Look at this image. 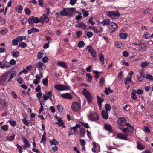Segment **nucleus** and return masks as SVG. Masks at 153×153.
I'll return each mask as SVG.
<instances>
[{"instance_id":"1","label":"nucleus","mask_w":153,"mask_h":153,"mask_svg":"<svg viewBox=\"0 0 153 153\" xmlns=\"http://www.w3.org/2000/svg\"><path fill=\"white\" fill-rule=\"evenodd\" d=\"M127 120L124 117L119 118L117 120V122L119 125V127L122 128V127H124L125 126H127L129 128V131L131 132H132L133 130L134 127L128 123H126Z\"/></svg>"},{"instance_id":"2","label":"nucleus","mask_w":153,"mask_h":153,"mask_svg":"<svg viewBox=\"0 0 153 153\" xmlns=\"http://www.w3.org/2000/svg\"><path fill=\"white\" fill-rule=\"evenodd\" d=\"M76 10V9L74 8H63V10L60 11V15L62 16L71 17Z\"/></svg>"},{"instance_id":"3","label":"nucleus","mask_w":153,"mask_h":153,"mask_svg":"<svg viewBox=\"0 0 153 153\" xmlns=\"http://www.w3.org/2000/svg\"><path fill=\"white\" fill-rule=\"evenodd\" d=\"M119 128L124 133V134L121 133H120L118 134L117 138L121 139L126 140L127 136L129 135L128 128H122L120 127Z\"/></svg>"},{"instance_id":"4","label":"nucleus","mask_w":153,"mask_h":153,"mask_svg":"<svg viewBox=\"0 0 153 153\" xmlns=\"http://www.w3.org/2000/svg\"><path fill=\"white\" fill-rule=\"evenodd\" d=\"M106 14L110 18L113 19H116V17H118L120 15V14L118 10L107 11L106 12Z\"/></svg>"},{"instance_id":"5","label":"nucleus","mask_w":153,"mask_h":153,"mask_svg":"<svg viewBox=\"0 0 153 153\" xmlns=\"http://www.w3.org/2000/svg\"><path fill=\"white\" fill-rule=\"evenodd\" d=\"M88 118L93 121H97L99 119L98 115L96 112L90 113L88 116Z\"/></svg>"},{"instance_id":"6","label":"nucleus","mask_w":153,"mask_h":153,"mask_svg":"<svg viewBox=\"0 0 153 153\" xmlns=\"http://www.w3.org/2000/svg\"><path fill=\"white\" fill-rule=\"evenodd\" d=\"M117 28V25L114 22H111L108 27V30L111 33L115 31L116 30Z\"/></svg>"},{"instance_id":"7","label":"nucleus","mask_w":153,"mask_h":153,"mask_svg":"<svg viewBox=\"0 0 153 153\" xmlns=\"http://www.w3.org/2000/svg\"><path fill=\"white\" fill-rule=\"evenodd\" d=\"M9 76V73L7 72L4 74L0 76V85H2L5 84L4 82L8 77Z\"/></svg>"},{"instance_id":"8","label":"nucleus","mask_w":153,"mask_h":153,"mask_svg":"<svg viewBox=\"0 0 153 153\" xmlns=\"http://www.w3.org/2000/svg\"><path fill=\"white\" fill-rule=\"evenodd\" d=\"M82 92L88 101L89 102L91 101L92 100V97L89 91H87L86 89H84Z\"/></svg>"},{"instance_id":"9","label":"nucleus","mask_w":153,"mask_h":153,"mask_svg":"<svg viewBox=\"0 0 153 153\" xmlns=\"http://www.w3.org/2000/svg\"><path fill=\"white\" fill-rule=\"evenodd\" d=\"M54 87L57 90L60 91L69 89V86H66L60 85H56Z\"/></svg>"},{"instance_id":"10","label":"nucleus","mask_w":153,"mask_h":153,"mask_svg":"<svg viewBox=\"0 0 153 153\" xmlns=\"http://www.w3.org/2000/svg\"><path fill=\"white\" fill-rule=\"evenodd\" d=\"M73 110L75 111H78L80 109V105L77 102H74L72 105Z\"/></svg>"},{"instance_id":"11","label":"nucleus","mask_w":153,"mask_h":153,"mask_svg":"<svg viewBox=\"0 0 153 153\" xmlns=\"http://www.w3.org/2000/svg\"><path fill=\"white\" fill-rule=\"evenodd\" d=\"M10 66L9 62L4 60L2 62H0V68L4 69L6 67H9Z\"/></svg>"},{"instance_id":"12","label":"nucleus","mask_w":153,"mask_h":153,"mask_svg":"<svg viewBox=\"0 0 153 153\" xmlns=\"http://www.w3.org/2000/svg\"><path fill=\"white\" fill-rule=\"evenodd\" d=\"M76 27L81 28L83 30H85L87 28L85 24L82 22L78 23L76 25Z\"/></svg>"},{"instance_id":"13","label":"nucleus","mask_w":153,"mask_h":153,"mask_svg":"<svg viewBox=\"0 0 153 153\" xmlns=\"http://www.w3.org/2000/svg\"><path fill=\"white\" fill-rule=\"evenodd\" d=\"M22 139L25 147V148H24V149H25L26 148L30 147L31 145L29 141L25 137H22Z\"/></svg>"},{"instance_id":"14","label":"nucleus","mask_w":153,"mask_h":153,"mask_svg":"<svg viewBox=\"0 0 153 153\" xmlns=\"http://www.w3.org/2000/svg\"><path fill=\"white\" fill-rule=\"evenodd\" d=\"M61 96L62 98L65 99H71L72 98V96L70 93H68L62 94Z\"/></svg>"},{"instance_id":"15","label":"nucleus","mask_w":153,"mask_h":153,"mask_svg":"<svg viewBox=\"0 0 153 153\" xmlns=\"http://www.w3.org/2000/svg\"><path fill=\"white\" fill-rule=\"evenodd\" d=\"M9 73V79L7 80L8 82H9L10 81H12V79L15 76H16V71H15L11 74L10 73Z\"/></svg>"},{"instance_id":"16","label":"nucleus","mask_w":153,"mask_h":153,"mask_svg":"<svg viewBox=\"0 0 153 153\" xmlns=\"http://www.w3.org/2000/svg\"><path fill=\"white\" fill-rule=\"evenodd\" d=\"M101 114L102 117L104 119H107L108 117V113L105 110H103L101 112Z\"/></svg>"},{"instance_id":"17","label":"nucleus","mask_w":153,"mask_h":153,"mask_svg":"<svg viewBox=\"0 0 153 153\" xmlns=\"http://www.w3.org/2000/svg\"><path fill=\"white\" fill-rule=\"evenodd\" d=\"M2 98L0 99V103L2 105H4L6 104V102L5 101L6 97L4 95H2L1 97Z\"/></svg>"},{"instance_id":"18","label":"nucleus","mask_w":153,"mask_h":153,"mask_svg":"<svg viewBox=\"0 0 153 153\" xmlns=\"http://www.w3.org/2000/svg\"><path fill=\"white\" fill-rule=\"evenodd\" d=\"M57 65L66 68L67 67V63L62 61H59L57 63Z\"/></svg>"},{"instance_id":"19","label":"nucleus","mask_w":153,"mask_h":153,"mask_svg":"<svg viewBox=\"0 0 153 153\" xmlns=\"http://www.w3.org/2000/svg\"><path fill=\"white\" fill-rule=\"evenodd\" d=\"M103 25H108L111 23L110 19H105L103 21L100 22Z\"/></svg>"},{"instance_id":"20","label":"nucleus","mask_w":153,"mask_h":153,"mask_svg":"<svg viewBox=\"0 0 153 153\" xmlns=\"http://www.w3.org/2000/svg\"><path fill=\"white\" fill-rule=\"evenodd\" d=\"M39 31V30L37 28L35 27H33L32 28L29 30L28 31V33L29 34H31L33 33L34 32H38Z\"/></svg>"},{"instance_id":"21","label":"nucleus","mask_w":153,"mask_h":153,"mask_svg":"<svg viewBox=\"0 0 153 153\" xmlns=\"http://www.w3.org/2000/svg\"><path fill=\"white\" fill-rule=\"evenodd\" d=\"M33 23H37L39 22H44L42 20L40 19H39V18L37 17H36L35 18H34L33 17Z\"/></svg>"},{"instance_id":"22","label":"nucleus","mask_w":153,"mask_h":153,"mask_svg":"<svg viewBox=\"0 0 153 153\" xmlns=\"http://www.w3.org/2000/svg\"><path fill=\"white\" fill-rule=\"evenodd\" d=\"M80 127V125L79 124L76 125V126L73 127H71L70 128L71 130H74V134L76 135V133L75 131H77L78 129Z\"/></svg>"},{"instance_id":"23","label":"nucleus","mask_w":153,"mask_h":153,"mask_svg":"<svg viewBox=\"0 0 153 153\" xmlns=\"http://www.w3.org/2000/svg\"><path fill=\"white\" fill-rule=\"evenodd\" d=\"M137 147L138 149L142 150L145 148V146L143 144L140 143L138 142L137 143Z\"/></svg>"},{"instance_id":"24","label":"nucleus","mask_w":153,"mask_h":153,"mask_svg":"<svg viewBox=\"0 0 153 153\" xmlns=\"http://www.w3.org/2000/svg\"><path fill=\"white\" fill-rule=\"evenodd\" d=\"M124 83L125 85H128L129 82H131V78L128 76L124 79Z\"/></svg>"},{"instance_id":"25","label":"nucleus","mask_w":153,"mask_h":153,"mask_svg":"<svg viewBox=\"0 0 153 153\" xmlns=\"http://www.w3.org/2000/svg\"><path fill=\"white\" fill-rule=\"evenodd\" d=\"M136 94V90L134 89H133L132 91L131 97L133 100H136L137 99V96Z\"/></svg>"},{"instance_id":"26","label":"nucleus","mask_w":153,"mask_h":153,"mask_svg":"<svg viewBox=\"0 0 153 153\" xmlns=\"http://www.w3.org/2000/svg\"><path fill=\"white\" fill-rule=\"evenodd\" d=\"M46 15L45 14H44L43 16H41L40 19L42 20H44L45 22H48L49 21V19Z\"/></svg>"},{"instance_id":"27","label":"nucleus","mask_w":153,"mask_h":153,"mask_svg":"<svg viewBox=\"0 0 153 153\" xmlns=\"http://www.w3.org/2000/svg\"><path fill=\"white\" fill-rule=\"evenodd\" d=\"M97 102L98 104V105L100 108L101 106V103L103 101L102 99L100 97L98 96H97Z\"/></svg>"},{"instance_id":"28","label":"nucleus","mask_w":153,"mask_h":153,"mask_svg":"<svg viewBox=\"0 0 153 153\" xmlns=\"http://www.w3.org/2000/svg\"><path fill=\"white\" fill-rule=\"evenodd\" d=\"M85 134V130L84 128H81L80 130L79 136L80 137H83Z\"/></svg>"},{"instance_id":"29","label":"nucleus","mask_w":153,"mask_h":153,"mask_svg":"<svg viewBox=\"0 0 153 153\" xmlns=\"http://www.w3.org/2000/svg\"><path fill=\"white\" fill-rule=\"evenodd\" d=\"M86 76L87 77V81L88 82H91L92 79V76L90 73H88L86 74Z\"/></svg>"},{"instance_id":"30","label":"nucleus","mask_w":153,"mask_h":153,"mask_svg":"<svg viewBox=\"0 0 153 153\" xmlns=\"http://www.w3.org/2000/svg\"><path fill=\"white\" fill-rule=\"evenodd\" d=\"M99 60L101 65H103L104 63V58L102 54H100L99 57Z\"/></svg>"},{"instance_id":"31","label":"nucleus","mask_w":153,"mask_h":153,"mask_svg":"<svg viewBox=\"0 0 153 153\" xmlns=\"http://www.w3.org/2000/svg\"><path fill=\"white\" fill-rule=\"evenodd\" d=\"M145 74L143 73H140V75L139 77H138V79L139 82H141L144 78Z\"/></svg>"},{"instance_id":"32","label":"nucleus","mask_w":153,"mask_h":153,"mask_svg":"<svg viewBox=\"0 0 153 153\" xmlns=\"http://www.w3.org/2000/svg\"><path fill=\"white\" fill-rule=\"evenodd\" d=\"M115 46L117 48H121L123 47L122 43L120 41H117L116 42L115 44Z\"/></svg>"},{"instance_id":"33","label":"nucleus","mask_w":153,"mask_h":153,"mask_svg":"<svg viewBox=\"0 0 153 153\" xmlns=\"http://www.w3.org/2000/svg\"><path fill=\"white\" fill-rule=\"evenodd\" d=\"M119 36L121 39H126L127 37V34L126 33H122L119 34Z\"/></svg>"},{"instance_id":"34","label":"nucleus","mask_w":153,"mask_h":153,"mask_svg":"<svg viewBox=\"0 0 153 153\" xmlns=\"http://www.w3.org/2000/svg\"><path fill=\"white\" fill-rule=\"evenodd\" d=\"M50 144L52 145H56L59 144V142L56 140L53 139L49 141Z\"/></svg>"},{"instance_id":"35","label":"nucleus","mask_w":153,"mask_h":153,"mask_svg":"<svg viewBox=\"0 0 153 153\" xmlns=\"http://www.w3.org/2000/svg\"><path fill=\"white\" fill-rule=\"evenodd\" d=\"M12 55L13 56V57H16L19 55V53L18 51L14 50L12 52Z\"/></svg>"},{"instance_id":"36","label":"nucleus","mask_w":153,"mask_h":153,"mask_svg":"<svg viewBox=\"0 0 153 153\" xmlns=\"http://www.w3.org/2000/svg\"><path fill=\"white\" fill-rule=\"evenodd\" d=\"M93 147L92 148V151L94 152H97V149H96L97 147V144L94 142H93Z\"/></svg>"},{"instance_id":"37","label":"nucleus","mask_w":153,"mask_h":153,"mask_svg":"<svg viewBox=\"0 0 153 153\" xmlns=\"http://www.w3.org/2000/svg\"><path fill=\"white\" fill-rule=\"evenodd\" d=\"M104 127L106 129L109 131H111L112 129L111 126L108 124H105Z\"/></svg>"},{"instance_id":"38","label":"nucleus","mask_w":153,"mask_h":153,"mask_svg":"<svg viewBox=\"0 0 153 153\" xmlns=\"http://www.w3.org/2000/svg\"><path fill=\"white\" fill-rule=\"evenodd\" d=\"M22 10V7L21 5H20L16 8V11L19 13H21Z\"/></svg>"},{"instance_id":"39","label":"nucleus","mask_w":153,"mask_h":153,"mask_svg":"<svg viewBox=\"0 0 153 153\" xmlns=\"http://www.w3.org/2000/svg\"><path fill=\"white\" fill-rule=\"evenodd\" d=\"M15 135L13 134L12 136H8L6 137V139L9 141H11L14 139Z\"/></svg>"},{"instance_id":"40","label":"nucleus","mask_w":153,"mask_h":153,"mask_svg":"<svg viewBox=\"0 0 153 153\" xmlns=\"http://www.w3.org/2000/svg\"><path fill=\"white\" fill-rule=\"evenodd\" d=\"M105 94H106L108 95L109 93H111L112 92L113 90L110 89V88H105Z\"/></svg>"},{"instance_id":"41","label":"nucleus","mask_w":153,"mask_h":153,"mask_svg":"<svg viewBox=\"0 0 153 153\" xmlns=\"http://www.w3.org/2000/svg\"><path fill=\"white\" fill-rule=\"evenodd\" d=\"M26 37L25 36H19L17 37V39L18 40L19 42H21L23 40L26 39Z\"/></svg>"},{"instance_id":"42","label":"nucleus","mask_w":153,"mask_h":153,"mask_svg":"<svg viewBox=\"0 0 153 153\" xmlns=\"http://www.w3.org/2000/svg\"><path fill=\"white\" fill-rule=\"evenodd\" d=\"M45 136H46V133L45 132H44V133L43 134V135L42 136V140L41 141V142L42 143H45V141H46Z\"/></svg>"},{"instance_id":"43","label":"nucleus","mask_w":153,"mask_h":153,"mask_svg":"<svg viewBox=\"0 0 153 153\" xmlns=\"http://www.w3.org/2000/svg\"><path fill=\"white\" fill-rule=\"evenodd\" d=\"M44 65L43 63L41 62H39L36 64V67L37 68L39 69H42V68L43 66Z\"/></svg>"},{"instance_id":"44","label":"nucleus","mask_w":153,"mask_h":153,"mask_svg":"<svg viewBox=\"0 0 153 153\" xmlns=\"http://www.w3.org/2000/svg\"><path fill=\"white\" fill-rule=\"evenodd\" d=\"M48 79L46 78H45L42 80V83L45 86H47L48 85Z\"/></svg>"},{"instance_id":"45","label":"nucleus","mask_w":153,"mask_h":153,"mask_svg":"<svg viewBox=\"0 0 153 153\" xmlns=\"http://www.w3.org/2000/svg\"><path fill=\"white\" fill-rule=\"evenodd\" d=\"M149 64V62H143L141 64V67L143 68H144L148 66Z\"/></svg>"},{"instance_id":"46","label":"nucleus","mask_w":153,"mask_h":153,"mask_svg":"<svg viewBox=\"0 0 153 153\" xmlns=\"http://www.w3.org/2000/svg\"><path fill=\"white\" fill-rule=\"evenodd\" d=\"M8 32V30L6 28H4L0 31V33L2 35L6 34Z\"/></svg>"},{"instance_id":"47","label":"nucleus","mask_w":153,"mask_h":153,"mask_svg":"<svg viewBox=\"0 0 153 153\" xmlns=\"http://www.w3.org/2000/svg\"><path fill=\"white\" fill-rule=\"evenodd\" d=\"M22 121L23 123L26 125H28L29 124V123L26 120L25 118L22 119Z\"/></svg>"},{"instance_id":"48","label":"nucleus","mask_w":153,"mask_h":153,"mask_svg":"<svg viewBox=\"0 0 153 153\" xmlns=\"http://www.w3.org/2000/svg\"><path fill=\"white\" fill-rule=\"evenodd\" d=\"M19 42V40L17 39H13L12 41V42L13 43L12 45H13L16 46L18 44Z\"/></svg>"},{"instance_id":"49","label":"nucleus","mask_w":153,"mask_h":153,"mask_svg":"<svg viewBox=\"0 0 153 153\" xmlns=\"http://www.w3.org/2000/svg\"><path fill=\"white\" fill-rule=\"evenodd\" d=\"M133 44L137 46H142V42L141 40H138L137 42H134Z\"/></svg>"},{"instance_id":"50","label":"nucleus","mask_w":153,"mask_h":153,"mask_svg":"<svg viewBox=\"0 0 153 153\" xmlns=\"http://www.w3.org/2000/svg\"><path fill=\"white\" fill-rule=\"evenodd\" d=\"M146 78L147 79L152 80L153 79L152 76L150 74H146Z\"/></svg>"},{"instance_id":"51","label":"nucleus","mask_w":153,"mask_h":153,"mask_svg":"<svg viewBox=\"0 0 153 153\" xmlns=\"http://www.w3.org/2000/svg\"><path fill=\"white\" fill-rule=\"evenodd\" d=\"M16 147L19 150V153H22V147L18 144H17Z\"/></svg>"},{"instance_id":"52","label":"nucleus","mask_w":153,"mask_h":153,"mask_svg":"<svg viewBox=\"0 0 153 153\" xmlns=\"http://www.w3.org/2000/svg\"><path fill=\"white\" fill-rule=\"evenodd\" d=\"M111 106L109 104H106L105 105V108L107 111H108L111 109Z\"/></svg>"},{"instance_id":"53","label":"nucleus","mask_w":153,"mask_h":153,"mask_svg":"<svg viewBox=\"0 0 153 153\" xmlns=\"http://www.w3.org/2000/svg\"><path fill=\"white\" fill-rule=\"evenodd\" d=\"M105 81L104 78L103 77L100 78V81L99 82V85L100 86H101L102 85L103 83H104Z\"/></svg>"},{"instance_id":"54","label":"nucleus","mask_w":153,"mask_h":153,"mask_svg":"<svg viewBox=\"0 0 153 153\" xmlns=\"http://www.w3.org/2000/svg\"><path fill=\"white\" fill-rule=\"evenodd\" d=\"M43 53L41 52H39L37 56V58L38 59H40L42 58L43 56Z\"/></svg>"},{"instance_id":"55","label":"nucleus","mask_w":153,"mask_h":153,"mask_svg":"<svg viewBox=\"0 0 153 153\" xmlns=\"http://www.w3.org/2000/svg\"><path fill=\"white\" fill-rule=\"evenodd\" d=\"M33 17H31L29 18L28 20V23L31 25L33 24Z\"/></svg>"},{"instance_id":"56","label":"nucleus","mask_w":153,"mask_h":153,"mask_svg":"<svg viewBox=\"0 0 153 153\" xmlns=\"http://www.w3.org/2000/svg\"><path fill=\"white\" fill-rule=\"evenodd\" d=\"M48 58L47 56H44L42 59V62L44 63L47 62L48 61Z\"/></svg>"},{"instance_id":"57","label":"nucleus","mask_w":153,"mask_h":153,"mask_svg":"<svg viewBox=\"0 0 153 153\" xmlns=\"http://www.w3.org/2000/svg\"><path fill=\"white\" fill-rule=\"evenodd\" d=\"M9 64L11 65H14L16 64V61L13 59H11L10 61Z\"/></svg>"},{"instance_id":"58","label":"nucleus","mask_w":153,"mask_h":153,"mask_svg":"<svg viewBox=\"0 0 153 153\" xmlns=\"http://www.w3.org/2000/svg\"><path fill=\"white\" fill-rule=\"evenodd\" d=\"M57 107L59 111L61 112H62L63 111V108L61 105L59 104L57 105Z\"/></svg>"},{"instance_id":"59","label":"nucleus","mask_w":153,"mask_h":153,"mask_svg":"<svg viewBox=\"0 0 153 153\" xmlns=\"http://www.w3.org/2000/svg\"><path fill=\"white\" fill-rule=\"evenodd\" d=\"M85 45V44L83 41H80L79 43H78V47L79 48H81L83 46H84Z\"/></svg>"},{"instance_id":"60","label":"nucleus","mask_w":153,"mask_h":153,"mask_svg":"<svg viewBox=\"0 0 153 153\" xmlns=\"http://www.w3.org/2000/svg\"><path fill=\"white\" fill-rule=\"evenodd\" d=\"M80 123L85 128H89V126L88 123L83 122H80Z\"/></svg>"},{"instance_id":"61","label":"nucleus","mask_w":153,"mask_h":153,"mask_svg":"<svg viewBox=\"0 0 153 153\" xmlns=\"http://www.w3.org/2000/svg\"><path fill=\"white\" fill-rule=\"evenodd\" d=\"M147 49V47L145 45L143 46L142 47L140 48L139 49V51L140 52L141 51V50L143 51H146Z\"/></svg>"},{"instance_id":"62","label":"nucleus","mask_w":153,"mask_h":153,"mask_svg":"<svg viewBox=\"0 0 153 153\" xmlns=\"http://www.w3.org/2000/svg\"><path fill=\"white\" fill-rule=\"evenodd\" d=\"M45 94L47 95V96H49V97H51L52 96V91H50L49 92L47 91H45Z\"/></svg>"},{"instance_id":"63","label":"nucleus","mask_w":153,"mask_h":153,"mask_svg":"<svg viewBox=\"0 0 153 153\" xmlns=\"http://www.w3.org/2000/svg\"><path fill=\"white\" fill-rule=\"evenodd\" d=\"M27 46V45L26 43L24 42H22L19 44V46L23 48H25Z\"/></svg>"},{"instance_id":"64","label":"nucleus","mask_w":153,"mask_h":153,"mask_svg":"<svg viewBox=\"0 0 153 153\" xmlns=\"http://www.w3.org/2000/svg\"><path fill=\"white\" fill-rule=\"evenodd\" d=\"M1 128V129L5 131L8 129V126L7 125H4L2 126Z\"/></svg>"}]
</instances>
